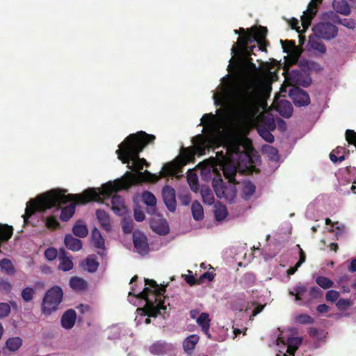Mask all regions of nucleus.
Wrapping results in <instances>:
<instances>
[{"label": "nucleus", "instance_id": "obj_30", "mask_svg": "<svg viewBox=\"0 0 356 356\" xmlns=\"http://www.w3.org/2000/svg\"><path fill=\"white\" fill-rule=\"evenodd\" d=\"M91 238L95 248L102 249L103 250H105L104 239L97 228H94L92 229Z\"/></svg>", "mask_w": 356, "mask_h": 356}, {"label": "nucleus", "instance_id": "obj_48", "mask_svg": "<svg viewBox=\"0 0 356 356\" xmlns=\"http://www.w3.org/2000/svg\"><path fill=\"white\" fill-rule=\"evenodd\" d=\"M187 180L191 189L193 192L197 193L200 189L197 176L195 174H189L187 176Z\"/></svg>", "mask_w": 356, "mask_h": 356}, {"label": "nucleus", "instance_id": "obj_25", "mask_svg": "<svg viewBox=\"0 0 356 356\" xmlns=\"http://www.w3.org/2000/svg\"><path fill=\"white\" fill-rule=\"evenodd\" d=\"M64 242L66 248L72 251H79L82 248L81 241L70 234L65 235Z\"/></svg>", "mask_w": 356, "mask_h": 356}, {"label": "nucleus", "instance_id": "obj_61", "mask_svg": "<svg viewBox=\"0 0 356 356\" xmlns=\"http://www.w3.org/2000/svg\"><path fill=\"white\" fill-rule=\"evenodd\" d=\"M301 343L302 339L300 337H289L287 339V344L292 346L295 349H298Z\"/></svg>", "mask_w": 356, "mask_h": 356}, {"label": "nucleus", "instance_id": "obj_14", "mask_svg": "<svg viewBox=\"0 0 356 356\" xmlns=\"http://www.w3.org/2000/svg\"><path fill=\"white\" fill-rule=\"evenodd\" d=\"M234 33L240 35L238 38L236 43L234 44L236 48L243 49L248 46L249 44L254 42V38L250 32V29L245 31L244 28H240L238 30H235Z\"/></svg>", "mask_w": 356, "mask_h": 356}, {"label": "nucleus", "instance_id": "obj_27", "mask_svg": "<svg viewBox=\"0 0 356 356\" xmlns=\"http://www.w3.org/2000/svg\"><path fill=\"white\" fill-rule=\"evenodd\" d=\"M197 323L201 327L202 330L204 332V333L207 334L209 338H210V318L209 314L207 313L202 312L197 318Z\"/></svg>", "mask_w": 356, "mask_h": 356}, {"label": "nucleus", "instance_id": "obj_20", "mask_svg": "<svg viewBox=\"0 0 356 356\" xmlns=\"http://www.w3.org/2000/svg\"><path fill=\"white\" fill-rule=\"evenodd\" d=\"M223 174L228 181L236 184L238 181L236 180V175L237 172V167L235 165L229 163H222Z\"/></svg>", "mask_w": 356, "mask_h": 356}, {"label": "nucleus", "instance_id": "obj_58", "mask_svg": "<svg viewBox=\"0 0 356 356\" xmlns=\"http://www.w3.org/2000/svg\"><path fill=\"white\" fill-rule=\"evenodd\" d=\"M122 230L125 234H129L133 230V221L124 219L122 222Z\"/></svg>", "mask_w": 356, "mask_h": 356}, {"label": "nucleus", "instance_id": "obj_63", "mask_svg": "<svg viewBox=\"0 0 356 356\" xmlns=\"http://www.w3.org/2000/svg\"><path fill=\"white\" fill-rule=\"evenodd\" d=\"M241 67L245 71H250L253 73H256L258 71V68L257 67L256 65L252 62H250L247 65H243L241 66Z\"/></svg>", "mask_w": 356, "mask_h": 356}, {"label": "nucleus", "instance_id": "obj_15", "mask_svg": "<svg viewBox=\"0 0 356 356\" xmlns=\"http://www.w3.org/2000/svg\"><path fill=\"white\" fill-rule=\"evenodd\" d=\"M111 209L119 216H123L127 213V209L124 204V199L119 195H114L111 197Z\"/></svg>", "mask_w": 356, "mask_h": 356}, {"label": "nucleus", "instance_id": "obj_54", "mask_svg": "<svg viewBox=\"0 0 356 356\" xmlns=\"http://www.w3.org/2000/svg\"><path fill=\"white\" fill-rule=\"evenodd\" d=\"M35 293V291L31 287H26L22 291V298L23 300L26 302L31 301Z\"/></svg>", "mask_w": 356, "mask_h": 356}, {"label": "nucleus", "instance_id": "obj_2", "mask_svg": "<svg viewBox=\"0 0 356 356\" xmlns=\"http://www.w3.org/2000/svg\"><path fill=\"white\" fill-rule=\"evenodd\" d=\"M101 191L97 192L95 188L85 190L81 194L65 195L63 191L51 190L35 199L31 200L26 204L25 213L23 215L24 220L26 222L29 218L35 211L43 212L52 207L60 209V204L72 202L69 205L61 209L60 219L63 222L68 221L75 213L77 204H87L92 201H98L100 198Z\"/></svg>", "mask_w": 356, "mask_h": 356}, {"label": "nucleus", "instance_id": "obj_3", "mask_svg": "<svg viewBox=\"0 0 356 356\" xmlns=\"http://www.w3.org/2000/svg\"><path fill=\"white\" fill-rule=\"evenodd\" d=\"M260 95V86L254 79L234 91L233 114L238 122H247L257 113Z\"/></svg>", "mask_w": 356, "mask_h": 356}, {"label": "nucleus", "instance_id": "obj_33", "mask_svg": "<svg viewBox=\"0 0 356 356\" xmlns=\"http://www.w3.org/2000/svg\"><path fill=\"white\" fill-rule=\"evenodd\" d=\"M278 111L280 114L284 118L291 117L293 113L291 104L288 101H282L278 106Z\"/></svg>", "mask_w": 356, "mask_h": 356}, {"label": "nucleus", "instance_id": "obj_10", "mask_svg": "<svg viewBox=\"0 0 356 356\" xmlns=\"http://www.w3.org/2000/svg\"><path fill=\"white\" fill-rule=\"evenodd\" d=\"M313 31L316 38L327 40L336 38L338 33L337 27L330 22H320L314 26Z\"/></svg>", "mask_w": 356, "mask_h": 356}, {"label": "nucleus", "instance_id": "obj_28", "mask_svg": "<svg viewBox=\"0 0 356 356\" xmlns=\"http://www.w3.org/2000/svg\"><path fill=\"white\" fill-rule=\"evenodd\" d=\"M72 232L76 236L84 238L88 235V230L86 223L82 220H79L73 226Z\"/></svg>", "mask_w": 356, "mask_h": 356}, {"label": "nucleus", "instance_id": "obj_52", "mask_svg": "<svg viewBox=\"0 0 356 356\" xmlns=\"http://www.w3.org/2000/svg\"><path fill=\"white\" fill-rule=\"evenodd\" d=\"M296 321L297 323L302 325L307 324H313L314 323V319L309 315L306 314H302L296 317Z\"/></svg>", "mask_w": 356, "mask_h": 356}, {"label": "nucleus", "instance_id": "obj_40", "mask_svg": "<svg viewBox=\"0 0 356 356\" xmlns=\"http://www.w3.org/2000/svg\"><path fill=\"white\" fill-rule=\"evenodd\" d=\"M214 214L216 220L220 221L224 220L228 214L226 206L221 204L216 205Z\"/></svg>", "mask_w": 356, "mask_h": 356}, {"label": "nucleus", "instance_id": "obj_21", "mask_svg": "<svg viewBox=\"0 0 356 356\" xmlns=\"http://www.w3.org/2000/svg\"><path fill=\"white\" fill-rule=\"evenodd\" d=\"M193 143L194 146L192 148L193 149L194 152H195V154H198L200 156L204 155L208 147L204 137L200 134L197 135L193 140Z\"/></svg>", "mask_w": 356, "mask_h": 356}, {"label": "nucleus", "instance_id": "obj_6", "mask_svg": "<svg viewBox=\"0 0 356 356\" xmlns=\"http://www.w3.org/2000/svg\"><path fill=\"white\" fill-rule=\"evenodd\" d=\"M63 293L60 286H54L49 289L43 298L42 304V313L49 315L58 309L59 304L63 300Z\"/></svg>", "mask_w": 356, "mask_h": 356}, {"label": "nucleus", "instance_id": "obj_49", "mask_svg": "<svg viewBox=\"0 0 356 356\" xmlns=\"http://www.w3.org/2000/svg\"><path fill=\"white\" fill-rule=\"evenodd\" d=\"M58 268L63 271H68L73 268V263L70 259L65 256L60 257Z\"/></svg>", "mask_w": 356, "mask_h": 356}, {"label": "nucleus", "instance_id": "obj_22", "mask_svg": "<svg viewBox=\"0 0 356 356\" xmlns=\"http://www.w3.org/2000/svg\"><path fill=\"white\" fill-rule=\"evenodd\" d=\"M250 32L252 34L255 41H264L266 40V38L268 33V29L266 26H253L250 28Z\"/></svg>", "mask_w": 356, "mask_h": 356}, {"label": "nucleus", "instance_id": "obj_57", "mask_svg": "<svg viewBox=\"0 0 356 356\" xmlns=\"http://www.w3.org/2000/svg\"><path fill=\"white\" fill-rule=\"evenodd\" d=\"M57 250L54 248H49L44 252V257L49 261H53L57 257Z\"/></svg>", "mask_w": 356, "mask_h": 356}, {"label": "nucleus", "instance_id": "obj_29", "mask_svg": "<svg viewBox=\"0 0 356 356\" xmlns=\"http://www.w3.org/2000/svg\"><path fill=\"white\" fill-rule=\"evenodd\" d=\"M23 344V340L19 337L8 338L5 343V347L10 352H15L19 349Z\"/></svg>", "mask_w": 356, "mask_h": 356}, {"label": "nucleus", "instance_id": "obj_24", "mask_svg": "<svg viewBox=\"0 0 356 356\" xmlns=\"http://www.w3.org/2000/svg\"><path fill=\"white\" fill-rule=\"evenodd\" d=\"M70 286L75 291L81 292L88 288L87 282L77 276L72 277L70 280Z\"/></svg>", "mask_w": 356, "mask_h": 356}, {"label": "nucleus", "instance_id": "obj_38", "mask_svg": "<svg viewBox=\"0 0 356 356\" xmlns=\"http://www.w3.org/2000/svg\"><path fill=\"white\" fill-rule=\"evenodd\" d=\"M256 283V275L252 273H245L241 280V284L244 287H251Z\"/></svg>", "mask_w": 356, "mask_h": 356}, {"label": "nucleus", "instance_id": "obj_47", "mask_svg": "<svg viewBox=\"0 0 356 356\" xmlns=\"http://www.w3.org/2000/svg\"><path fill=\"white\" fill-rule=\"evenodd\" d=\"M0 267L8 275H13L15 273V269L11 261L8 259H3L0 261Z\"/></svg>", "mask_w": 356, "mask_h": 356}, {"label": "nucleus", "instance_id": "obj_42", "mask_svg": "<svg viewBox=\"0 0 356 356\" xmlns=\"http://www.w3.org/2000/svg\"><path fill=\"white\" fill-rule=\"evenodd\" d=\"M142 199L143 202L147 206L155 207L156 199L152 193L147 191H144L142 193Z\"/></svg>", "mask_w": 356, "mask_h": 356}, {"label": "nucleus", "instance_id": "obj_23", "mask_svg": "<svg viewBox=\"0 0 356 356\" xmlns=\"http://www.w3.org/2000/svg\"><path fill=\"white\" fill-rule=\"evenodd\" d=\"M200 340V337L197 334H191L183 341V348L184 351L191 354L195 348L197 343Z\"/></svg>", "mask_w": 356, "mask_h": 356}, {"label": "nucleus", "instance_id": "obj_43", "mask_svg": "<svg viewBox=\"0 0 356 356\" xmlns=\"http://www.w3.org/2000/svg\"><path fill=\"white\" fill-rule=\"evenodd\" d=\"M263 151L272 161H277L279 159L278 150L277 148L270 145H264Z\"/></svg>", "mask_w": 356, "mask_h": 356}, {"label": "nucleus", "instance_id": "obj_35", "mask_svg": "<svg viewBox=\"0 0 356 356\" xmlns=\"http://www.w3.org/2000/svg\"><path fill=\"white\" fill-rule=\"evenodd\" d=\"M191 211L194 220L198 221L204 218L203 207L198 201H194L191 205Z\"/></svg>", "mask_w": 356, "mask_h": 356}, {"label": "nucleus", "instance_id": "obj_62", "mask_svg": "<svg viewBox=\"0 0 356 356\" xmlns=\"http://www.w3.org/2000/svg\"><path fill=\"white\" fill-rule=\"evenodd\" d=\"M216 274L213 272H205L202 275H201L199 277V283L202 284L205 279L209 281H212L214 279Z\"/></svg>", "mask_w": 356, "mask_h": 356}, {"label": "nucleus", "instance_id": "obj_60", "mask_svg": "<svg viewBox=\"0 0 356 356\" xmlns=\"http://www.w3.org/2000/svg\"><path fill=\"white\" fill-rule=\"evenodd\" d=\"M322 296L321 290L317 286H312L309 291V296L312 299H317Z\"/></svg>", "mask_w": 356, "mask_h": 356}, {"label": "nucleus", "instance_id": "obj_55", "mask_svg": "<svg viewBox=\"0 0 356 356\" xmlns=\"http://www.w3.org/2000/svg\"><path fill=\"white\" fill-rule=\"evenodd\" d=\"M10 313V307L8 303H0V318H5Z\"/></svg>", "mask_w": 356, "mask_h": 356}, {"label": "nucleus", "instance_id": "obj_45", "mask_svg": "<svg viewBox=\"0 0 356 356\" xmlns=\"http://www.w3.org/2000/svg\"><path fill=\"white\" fill-rule=\"evenodd\" d=\"M200 193L204 202L211 204L213 201V195L211 189L207 186L202 187Z\"/></svg>", "mask_w": 356, "mask_h": 356}, {"label": "nucleus", "instance_id": "obj_51", "mask_svg": "<svg viewBox=\"0 0 356 356\" xmlns=\"http://www.w3.org/2000/svg\"><path fill=\"white\" fill-rule=\"evenodd\" d=\"M334 22L340 24L350 29H354L356 26V24L353 19L346 18L341 19L338 16L335 17Z\"/></svg>", "mask_w": 356, "mask_h": 356}, {"label": "nucleus", "instance_id": "obj_8", "mask_svg": "<svg viewBox=\"0 0 356 356\" xmlns=\"http://www.w3.org/2000/svg\"><path fill=\"white\" fill-rule=\"evenodd\" d=\"M227 152L232 159L237 161L238 164L244 163L245 168L250 165V155L239 140L231 141L227 147Z\"/></svg>", "mask_w": 356, "mask_h": 356}, {"label": "nucleus", "instance_id": "obj_50", "mask_svg": "<svg viewBox=\"0 0 356 356\" xmlns=\"http://www.w3.org/2000/svg\"><path fill=\"white\" fill-rule=\"evenodd\" d=\"M45 225L50 230H56L60 228V223L55 216H51L45 219Z\"/></svg>", "mask_w": 356, "mask_h": 356}, {"label": "nucleus", "instance_id": "obj_32", "mask_svg": "<svg viewBox=\"0 0 356 356\" xmlns=\"http://www.w3.org/2000/svg\"><path fill=\"white\" fill-rule=\"evenodd\" d=\"M86 269L89 273H95L97 271L99 263L97 261V257L95 254H90L87 257L85 260Z\"/></svg>", "mask_w": 356, "mask_h": 356}, {"label": "nucleus", "instance_id": "obj_26", "mask_svg": "<svg viewBox=\"0 0 356 356\" xmlns=\"http://www.w3.org/2000/svg\"><path fill=\"white\" fill-rule=\"evenodd\" d=\"M334 10L337 13L348 16L350 13V8L345 0H334L332 3Z\"/></svg>", "mask_w": 356, "mask_h": 356}, {"label": "nucleus", "instance_id": "obj_13", "mask_svg": "<svg viewBox=\"0 0 356 356\" xmlns=\"http://www.w3.org/2000/svg\"><path fill=\"white\" fill-rule=\"evenodd\" d=\"M162 196L168 209L174 212L177 207L175 190L172 187L166 185L163 188Z\"/></svg>", "mask_w": 356, "mask_h": 356}, {"label": "nucleus", "instance_id": "obj_18", "mask_svg": "<svg viewBox=\"0 0 356 356\" xmlns=\"http://www.w3.org/2000/svg\"><path fill=\"white\" fill-rule=\"evenodd\" d=\"M76 314L74 309L67 310L61 317V325L65 329H71L75 324Z\"/></svg>", "mask_w": 356, "mask_h": 356}, {"label": "nucleus", "instance_id": "obj_59", "mask_svg": "<svg viewBox=\"0 0 356 356\" xmlns=\"http://www.w3.org/2000/svg\"><path fill=\"white\" fill-rule=\"evenodd\" d=\"M350 300L349 299L344 298L339 299L336 304L337 307L340 310H343L346 309L348 307L350 306Z\"/></svg>", "mask_w": 356, "mask_h": 356}, {"label": "nucleus", "instance_id": "obj_41", "mask_svg": "<svg viewBox=\"0 0 356 356\" xmlns=\"http://www.w3.org/2000/svg\"><path fill=\"white\" fill-rule=\"evenodd\" d=\"M307 287L305 285L299 284L293 288V291H289V294L295 296L296 301H299L302 300V296L307 292Z\"/></svg>", "mask_w": 356, "mask_h": 356}, {"label": "nucleus", "instance_id": "obj_34", "mask_svg": "<svg viewBox=\"0 0 356 356\" xmlns=\"http://www.w3.org/2000/svg\"><path fill=\"white\" fill-rule=\"evenodd\" d=\"M315 15L316 11L314 10V8H308L304 13V15L301 17V22L305 30L307 29L311 25L312 20Z\"/></svg>", "mask_w": 356, "mask_h": 356}, {"label": "nucleus", "instance_id": "obj_37", "mask_svg": "<svg viewBox=\"0 0 356 356\" xmlns=\"http://www.w3.org/2000/svg\"><path fill=\"white\" fill-rule=\"evenodd\" d=\"M309 44L312 49L321 54H325L326 52V47L325 44L322 42L319 41L316 38L310 37L309 39Z\"/></svg>", "mask_w": 356, "mask_h": 356}, {"label": "nucleus", "instance_id": "obj_39", "mask_svg": "<svg viewBox=\"0 0 356 356\" xmlns=\"http://www.w3.org/2000/svg\"><path fill=\"white\" fill-rule=\"evenodd\" d=\"M256 187L251 181H245L243 183L242 193L245 199H249L255 192Z\"/></svg>", "mask_w": 356, "mask_h": 356}, {"label": "nucleus", "instance_id": "obj_53", "mask_svg": "<svg viewBox=\"0 0 356 356\" xmlns=\"http://www.w3.org/2000/svg\"><path fill=\"white\" fill-rule=\"evenodd\" d=\"M216 120V115L213 113H207L204 114L202 119V124L205 127H212L214 124Z\"/></svg>", "mask_w": 356, "mask_h": 356}, {"label": "nucleus", "instance_id": "obj_31", "mask_svg": "<svg viewBox=\"0 0 356 356\" xmlns=\"http://www.w3.org/2000/svg\"><path fill=\"white\" fill-rule=\"evenodd\" d=\"M152 229L160 235H165L169 232V227L165 220L154 222L152 224Z\"/></svg>", "mask_w": 356, "mask_h": 356}, {"label": "nucleus", "instance_id": "obj_44", "mask_svg": "<svg viewBox=\"0 0 356 356\" xmlns=\"http://www.w3.org/2000/svg\"><path fill=\"white\" fill-rule=\"evenodd\" d=\"M316 284L323 289H327L332 287L334 282L329 278L324 276H318L316 278Z\"/></svg>", "mask_w": 356, "mask_h": 356}, {"label": "nucleus", "instance_id": "obj_56", "mask_svg": "<svg viewBox=\"0 0 356 356\" xmlns=\"http://www.w3.org/2000/svg\"><path fill=\"white\" fill-rule=\"evenodd\" d=\"M339 293L335 290H330L326 293L325 299L328 302H334L338 300Z\"/></svg>", "mask_w": 356, "mask_h": 356}, {"label": "nucleus", "instance_id": "obj_46", "mask_svg": "<svg viewBox=\"0 0 356 356\" xmlns=\"http://www.w3.org/2000/svg\"><path fill=\"white\" fill-rule=\"evenodd\" d=\"M257 131L259 135L266 142L272 143L274 142L275 138L274 136L271 134V131L273 130H270L268 129H257Z\"/></svg>", "mask_w": 356, "mask_h": 356}, {"label": "nucleus", "instance_id": "obj_64", "mask_svg": "<svg viewBox=\"0 0 356 356\" xmlns=\"http://www.w3.org/2000/svg\"><path fill=\"white\" fill-rule=\"evenodd\" d=\"M134 218L138 222H142L145 220V215L143 211L136 209L134 211Z\"/></svg>", "mask_w": 356, "mask_h": 356}, {"label": "nucleus", "instance_id": "obj_1", "mask_svg": "<svg viewBox=\"0 0 356 356\" xmlns=\"http://www.w3.org/2000/svg\"><path fill=\"white\" fill-rule=\"evenodd\" d=\"M155 139L154 135L140 131L129 135L120 144L119 149L116 150L118 158L122 163H126L129 169L138 172H127L122 178L115 180L113 183L108 182L103 185L101 191L102 196L108 197L113 192L128 189L134 184L145 181L156 182L158 180V177L148 170L140 172L144 165L148 166L149 163L144 158H140L139 154L148 144L154 143Z\"/></svg>", "mask_w": 356, "mask_h": 356}, {"label": "nucleus", "instance_id": "obj_7", "mask_svg": "<svg viewBox=\"0 0 356 356\" xmlns=\"http://www.w3.org/2000/svg\"><path fill=\"white\" fill-rule=\"evenodd\" d=\"M284 43L288 45L286 47L282 44L284 51L288 53V60H286L287 65L290 64L292 65L298 63L300 71L303 72L305 74H309V61L305 59L299 60L301 51L296 46L295 42L293 41L286 40Z\"/></svg>", "mask_w": 356, "mask_h": 356}, {"label": "nucleus", "instance_id": "obj_17", "mask_svg": "<svg viewBox=\"0 0 356 356\" xmlns=\"http://www.w3.org/2000/svg\"><path fill=\"white\" fill-rule=\"evenodd\" d=\"M256 46L254 44L250 45V46H246L245 48L239 49L236 48V47L233 46L232 47V54H239L242 53L244 56V65H247L248 63H250V62H252V59L251 58L252 55H255L254 53V49H256Z\"/></svg>", "mask_w": 356, "mask_h": 356}, {"label": "nucleus", "instance_id": "obj_9", "mask_svg": "<svg viewBox=\"0 0 356 356\" xmlns=\"http://www.w3.org/2000/svg\"><path fill=\"white\" fill-rule=\"evenodd\" d=\"M284 77L291 84L299 85L303 87H308L312 83V78L309 74H305L300 70H290L287 65L284 68Z\"/></svg>", "mask_w": 356, "mask_h": 356}, {"label": "nucleus", "instance_id": "obj_36", "mask_svg": "<svg viewBox=\"0 0 356 356\" xmlns=\"http://www.w3.org/2000/svg\"><path fill=\"white\" fill-rule=\"evenodd\" d=\"M149 350L154 355H163L167 351L168 346L165 342L157 341L153 343Z\"/></svg>", "mask_w": 356, "mask_h": 356}, {"label": "nucleus", "instance_id": "obj_4", "mask_svg": "<svg viewBox=\"0 0 356 356\" xmlns=\"http://www.w3.org/2000/svg\"><path fill=\"white\" fill-rule=\"evenodd\" d=\"M144 282L145 286L148 285L152 289L145 287L141 292L136 294L134 289L132 288L131 291L129 293V296H134L146 301L145 307L138 308V312H143L148 317H156L161 314V310L165 311L166 309L165 304L168 300V297L164 296V293L168 284L159 285L155 280L148 278H145Z\"/></svg>", "mask_w": 356, "mask_h": 356}, {"label": "nucleus", "instance_id": "obj_16", "mask_svg": "<svg viewBox=\"0 0 356 356\" xmlns=\"http://www.w3.org/2000/svg\"><path fill=\"white\" fill-rule=\"evenodd\" d=\"M258 128L275 130L276 125L273 117L271 115L259 114L256 122V129Z\"/></svg>", "mask_w": 356, "mask_h": 356}, {"label": "nucleus", "instance_id": "obj_12", "mask_svg": "<svg viewBox=\"0 0 356 356\" xmlns=\"http://www.w3.org/2000/svg\"><path fill=\"white\" fill-rule=\"evenodd\" d=\"M289 95L296 106H305L310 103L308 93L302 89L296 88L290 90Z\"/></svg>", "mask_w": 356, "mask_h": 356}, {"label": "nucleus", "instance_id": "obj_11", "mask_svg": "<svg viewBox=\"0 0 356 356\" xmlns=\"http://www.w3.org/2000/svg\"><path fill=\"white\" fill-rule=\"evenodd\" d=\"M133 243L136 252L141 255L149 252V244L147 236L140 231H135L132 235Z\"/></svg>", "mask_w": 356, "mask_h": 356}, {"label": "nucleus", "instance_id": "obj_19", "mask_svg": "<svg viewBox=\"0 0 356 356\" xmlns=\"http://www.w3.org/2000/svg\"><path fill=\"white\" fill-rule=\"evenodd\" d=\"M96 216L102 229L106 232H109L111 230L112 226L108 213L104 210L97 209L96 211Z\"/></svg>", "mask_w": 356, "mask_h": 356}, {"label": "nucleus", "instance_id": "obj_5", "mask_svg": "<svg viewBox=\"0 0 356 356\" xmlns=\"http://www.w3.org/2000/svg\"><path fill=\"white\" fill-rule=\"evenodd\" d=\"M195 152L192 147H184L180 152L178 162H169L165 163L161 171V176L163 177L175 175L179 168L189 162L195 161Z\"/></svg>", "mask_w": 356, "mask_h": 356}]
</instances>
